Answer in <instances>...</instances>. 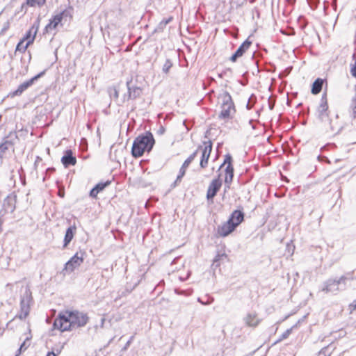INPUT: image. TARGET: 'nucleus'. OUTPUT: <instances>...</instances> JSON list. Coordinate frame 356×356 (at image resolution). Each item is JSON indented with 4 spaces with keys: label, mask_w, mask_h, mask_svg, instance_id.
<instances>
[{
    "label": "nucleus",
    "mask_w": 356,
    "mask_h": 356,
    "mask_svg": "<svg viewBox=\"0 0 356 356\" xmlns=\"http://www.w3.org/2000/svg\"><path fill=\"white\" fill-rule=\"evenodd\" d=\"M76 231V227L75 225H73L69 227L65 232V235L63 240V248H66L71 241L73 239L74 234Z\"/></svg>",
    "instance_id": "412c9836"
},
{
    "label": "nucleus",
    "mask_w": 356,
    "mask_h": 356,
    "mask_svg": "<svg viewBox=\"0 0 356 356\" xmlns=\"http://www.w3.org/2000/svg\"><path fill=\"white\" fill-rule=\"evenodd\" d=\"M126 86L127 91L122 95L120 103H118V106H122L129 100L136 99L142 95V88L139 86L134 85L131 80L127 81Z\"/></svg>",
    "instance_id": "39448f33"
},
{
    "label": "nucleus",
    "mask_w": 356,
    "mask_h": 356,
    "mask_svg": "<svg viewBox=\"0 0 356 356\" xmlns=\"http://www.w3.org/2000/svg\"><path fill=\"white\" fill-rule=\"evenodd\" d=\"M155 140L152 134L150 131H146L143 135L136 137L133 143L131 153L134 157H140L143 153L150 152L152 149Z\"/></svg>",
    "instance_id": "f03ea898"
},
{
    "label": "nucleus",
    "mask_w": 356,
    "mask_h": 356,
    "mask_svg": "<svg viewBox=\"0 0 356 356\" xmlns=\"http://www.w3.org/2000/svg\"><path fill=\"white\" fill-rule=\"evenodd\" d=\"M18 140L16 132H10L0 144V159H3L9 149L14 151V145Z\"/></svg>",
    "instance_id": "0eeeda50"
},
{
    "label": "nucleus",
    "mask_w": 356,
    "mask_h": 356,
    "mask_svg": "<svg viewBox=\"0 0 356 356\" xmlns=\"http://www.w3.org/2000/svg\"><path fill=\"white\" fill-rule=\"evenodd\" d=\"M316 112L318 118L321 121L327 122L330 119L327 95L325 93H324L321 97Z\"/></svg>",
    "instance_id": "9b49d317"
},
{
    "label": "nucleus",
    "mask_w": 356,
    "mask_h": 356,
    "mask_svg": "<svg viewBox=\"0 0 356 356\" xmlns=\"http://www.w3.org/2000/svg\"><path fill=\"white\" fill-rule=\"evenodd\" d=\"M22 352H24V351H23L22 348V347H19V348H18V350H17V353H16L15 356H19V355H20V354H21Z\"/></svg>",
    "instance_id": "a18cd8bd"
},
{
    "label": "nucleus",
    "mask_w": 356,
    "mask_h": 356,
    "mask_svg": "<svg viewBox=\"0 0 356 356\" xmlns=\"http://www.w3.org/2000/svg\"><path fill=\"white\" fill-rule=\"evenodd\" d=\"M187 168L188 167H184V165H181L179 172V175H177V179L173 184V186H175L177 184V183H179L181 181L182 177L184 176L186 173Z\"/></svg>",
    "instance_id": "cd10ccee"
},
{
    "label": "nucleus",
    "mask_w": 356,
    "mask_h": 356,
    "mask_svg": "<svg viewBox=\"0 0 356 356\" xmlns=\"http://www.w3.org/2000/svg\"><path fill=\"white\" fill-rule=\"evenodd\" d=\"M252 42L248 40L244 41L236 52L230 57V61L235 63L238 58L243 56L245 52L250 47Z\"/></svg>",
    "instance_id": "dca6fc26"
},
{
    "label": "nucleus",
    "mask_w": 356,
    "mask_h": 356,
    "mask_svg": "<svg viewBox=\"0 0 356 356\" xmlns=\"http://www.w3.org/2000/svg\"><path fill=\"white\" fill-rule=\"evenodd\" d=\"M340 290L339 284H337L336 280L330 279L324 283L322 291L325 293L337 292Z\"/></svg>",
    "instance_id": "6ab92c4d"
},
{
    "label": "nucleus",
    "mask_w": 356,
    "mask_h": 356,
    "mask_svg": "<svg viewBox=\"0 0 356 356\" xmlns=\"http://www.w3.org/2000/svg\"><path fill=\"white\" fill-rule=\"evenodd\" d=\"M290 3H294L296 2V0H287Z\"/></svg>",
    "instance_id": "864d4df0"
},
{
    "label": "nucleus",
    "mask_w": 356,
    "mask_h": 356,
    "mask_svg": "<svg viewBox=\"0 0 356 356\" xmlns=\"http://www.w3.org/2000/svg\"><path fill=\"white\" fill-rule=\"evenodd\" d=\"M212 151V143L211 140L204 141L203 145H200L195 152L201 153V159L200 165L202 168H207L208 165V161L210 157L211 152Z\"/></svg>",
    "instance_id": "1a4fd4ad"
},
{
    "label": "nucleus",
    "mask_w": 356,
    "mask_h": 356,
    "mask_svg": "<svg viewBox=\"0 0 356 356\" xmlns=\"http://www.w3.org/2000/svg\"><path fill=\"white\" fill-rule=\"evenodd\" d=\"M197 155V152H194L193 154H191L184 162L182 165H184V167H188L189 165L191 163V162L195 159V158Z\"/></svg>",
    "instance_id": "473e14b6"
},
{
    "label": "nucleus",
    "mask_w": 356,
    "mask_h": 356,
    "mask_svg": "<svg viewBox=\"0 0 356 356\" xmlns=\"http://www.w3.org/2000/svg\"><path fill=\"white\" fill-rule=\"evenodd\" d=\"M302 19L305 20V18L301 16V17H299V21L300 22Z\"/></svg>",
    "instance_id": "6e6d98bb"
},
{
    "label": "nucleus",
    "mask_w": 356,
    "mask_h": 356,
    "mask_svg": "<svg viewBox=\"0 0 356 356\" xmlns=\"http://www.w3.org/2000/svg\"><path fill=\"white\" fill-rule=\"evenodd\" d=\"M225 165H226V168L225 169V192H226V191L230 188V185L232 182L233 177H234V168L232 165V157L229 154L225 155L224 162L220 165V168H222Z\"/></svg>",
    "instance_id": "6e6552de"
},
{
    "label": "nucleus",
    "mask_w": 356,
    "mask_h": 356,
    "mask_svg": "<svg viewBox=\"0 0 356 356\" xmlns=\"http://www.w3.org/2000/svg\"><path fill=\"white\" fill-rule=\"evenodd\" d=\"M218 98L221 100V111L218 114V119L225 122L233 119L236 110L230 94L227 91H224Z\"/></svg>",
    "instance_id": "7ed1b4c3"
},
{
    "label": "nucleus",
    "mask_w": 356,
    "mask_h": 356,
    "mask_svg": "<svg viewBox=\"0 0 356 356\" xmlns=\"http://www.w3.org/2000/svg\"><path fill=\"white\" fill-rule=\"evenodd\" d=\"M53 171H54V168H47V170H46V173L47 174L48 172H53Z\"/></svg>",
    "instance_id": "3c124183"
},
{
    "label": "nucleus",
    "mask_w": 356,
    "mask_h": 356,
    "mask_svg": "<svg viewBox=\"0 0 356 356\" xmlns=\"http://www.w3.org/2000/svg\"><path fill=\"white\" fill-rule=\"evenodd\" d=\"M10 25V20H7L3 24L1 30L0 31V36L5 35L6 32L9 29Z\"/></svg>",
    "instance_id": "c9c22d12"
},
{
    "label": "nucleus",
    "mask_w": 356,
    "mask_h": 356,
    "mask_svg": "<svg viewBox=\"0 0 356 356\" xmlns=\"http://www.w3.org/2000/svg\"><path fill=\"white\" fill-rule=\"evenodd\" d=\"M58 195L61 197H64V190L63 189H59Z\"/></svg>",
    "instance_id": "de8ad7c7"
},
{
    "label": "nucleus",
    "mask_w": 356,
    "mask_h": 356,
    "mask_svg": "<svg viewBox=\"0 0 356 356\" xmlns=\"http://www.w3.org/2000/svg\"><path fill=\"white\" fill-rule=\"evenodd\" d=\"M226 258L227 255L225 254H218L213 261L212 266L218 268L220 265V261Z\"/></svg>",
    "instance_id": "a878e982"
},
{
    "label": "nucleus",
    "mask_w": 356,
    "mask_h": 356,
    "mask_svg": "<svg viewBox=\"0 0 356 356\" xmlns=\"http://www.w3.org/2000/svg\"><path fill=\"white\" fill-rule=\"evenodd\" d=\"M40 19L38 17L34 21L29 30L24 35L22 39L26 41L27 43H29V44H31L34 42L35 35L40 28Z\"/></svg>",
    "instance_id": "f8f14e48"
},
{
    "label": "nucleus",
    "mask_w": 356,
    "mask_h": 356,
    "mask_svg": "<svg viewBox=\"0 0 356 356\" xmlns=\"http://www.w3.org/2000/svg\"><path fill=\"white\" fill-rule=\"evenodd\" d=\"M172 67V63L171 60L166 59L165 63L163 65L162 72L165 74H168Z\"/></svg>",
    "instance_id": "2f4dec72"
},
{
    "label": "nucleus",
    "mask_w": 356,
    "mask_h": 356,
    "mask_svg": "<svg viewBox=\"0 0 356 356\" xmlns=\"http://www.w3.org/2000/svg\"><path fill=\"white\" fill-rule=\"evenodd\" d=\"M29 346H30V338L26 337V339L21 344L20 347L22 348L23 351H25Z\"/></svg>",
    "instance_id": "58836bf2"
},
{
    "label": "nucleus",
    "mask_w": 356,
    "mask_h": 356,
    "mask_svg": "<svg viewBox=\"0 0 356 356\" xmlns=\"http://www.w3.org/2000/svg\"><path fill=\"white\" fill-rule=\"evenodd\" d=\"M86 252L79 250L65 264L63 272L64 274L72 273L76 268H79L83 262Z\"/></svg>",
    "instance_id": "423d86ee"
},
{
    "label": "nucleus",
    "mask_w": 356,
    "mask_h": 356,
    "mask_svg": "<svg viewBox=\"0 0 356 356\" xmlns=\"http://www.w3.org/2000/svg\"><path fill=\"white\" fill-rule=\"evenodd\" d=\"M111 184V181H107L106 182H100V183H98L95 187L96 188V189L99 191V192H101L107 186H108L109 184Z\"/></svg>",
    "instance_id": "f704fd0d"
},
{
    "label": "nucleus",
    "mask_w": 356,
    "mask_h": 356,
    "mask_svg": "<svg viewBox=\"0 0 356 356\" xmlns=\"http://www.w3.org/2000/svg\"><path fill=\"white\" fill-rule=\"evenodd\" d=\"M44 74V72H42L39 73L38 74L35 75L33 78L30 79L29 80H27L22 83H21L17 89L14 92L15 95H21L24 90H26L28 88H29L32 84L34 83L35 81H36L38 79L41 77Z\"/></svg>",
    "instance_id": "2eb2a0df"
},
{
    "label": "nucleus",
    "mask_w": 356,
    "mask_h": 356,
    "mask_svg": "<svg viewBox=\"0 0 356 356\" xmlns=\"http://www.w3.org/2000/svg\"><path fill=\"white\" fill-rule=\"evenodd\" d=\"M60 353V351H58V353L56 354L53 351L52 352H48L47 354V356H57Z\"/></svg>",
    "instance_id": "49530a36"
},
{
    "label": "nucleus",
    "mask_w": 356,
    "mask_h": 356,
    "mask_svg": "<svg viewBox=\"0 0 356 356\" xmlns=\"http://www.w3.org/2000/svg\"><path fill=\"white\" fill-rule=\"evenodd\" d=\"M99 193V192L96 189V188L94 187L90 192V196L93 198H95L97 197Z\"/></svg>",
    "instance_id": "79ce46f5"
},
{
    "label": "nucleus",
    "mask_w": 356,
    "mask_h": 356,
    "mask_svg": "<svg viewBox=\"0 0 356 356\" xmlns=\"http://www.w3.org/2000/svg\"><path fill=\"white\" fill-rule=\"evenodd\" d=\"M331 346H327L323 348L317 354L316 356H330L333 350H330Z\"/></svg>",
    "instance_id": "c85d7f7f"
},
{
    "label": "nucleus",
    "mask_w": 356,
    "mask_h": 356,
    "mask_svg": "<svg viewBox=\"0 0 356 356\" xmlns=\"http://www.w3.org/2000/svg\"><path fill=\"white\" fill-rule=\"evenodd\" d=\"M45 1L46 0H26V2L22 5V9L23 10L26 6L40 7L44 4Z\"/></svg>",
    "instance_id": "b1692460"
},
{
    "label": "nucleus",
    "mask_w": 356,
    "mask_h": 356,
    "mask_svg": "<svg viewBox=\"0 0 356 356\" xmlns=\"http://www.w3.org/2000/svg\"><path fill=\"white\" fill-rule=\"evenodd\" d=\"M346 280H347V277L345 275H342L338 280H337V284L340 285L341 284H345Z\"/></svg>",
    "instance_id": "a19ab883"
},
{
    "label": "nucleus",
    "mask_w": 356,
    "mask_h": 356,
    "mask_svg": "<svg viewBox=\"0 0 356 356\" xmlns=\"http://www.w3.org/2000/svg\"><path fill=\"white\" fill-rule=\"evenodd\" d=\"M327 123L330 130L332 134H339L342 129V126L339 121V116L336 115L334 118H330Z\"/></svg>",
    "instance_id": "a211bd4d"
},
{
    "label": "nucleus",
    "mask_w": 356,
    "mask_h": 356,
    "mask_svg": "<svg viewBox=\"0 0 356 356\" xmlns=\"http://www.w3.org/2000/svg\"><path fill=\"white\" fill-rule=\"evenodd\" d=\"M61 161L63 165L67 168L70 165H74L76 163V159L73 156L72 150H67L62 157Z\"/></svg>",
    "instance_id": "aec40b11"
},
{
    "label": "nucleus",
    "mask_w": 356,
    "mask_h": 356,
    "mask_svg": "<svg viewBox=\"0 0 356 356\" xmlns=\"http://www.w3.org/2000/svg\"><path fill=\"white\" fill-rule=\"evenodd\" d=\"M134 335L131 336L129 338V339L127 341V342L126 343V344L124 346V349H127L131 345V343L134 341Z\"/></svg>",
    "instance_id": "c03bdc74"
},
{
    "label": "nucleus",
    "mask_w": 356,
    "mask_h": 356,
    "mask_svg": "<svg viewBox=\"0 0 356 356\" xmlns=\"http://www.w3.org/2000/svg\"><path fill=\"white\" fill-rule=\"evenodd\" d=\"M307 3L312 10L316 8L318 3V0H307Z\"/></svg>",
    "instance_id": "ea45409f"
},
{
    "label": "nucleus",
    "mask_w": 356,
    "mask_h": 356,
    "mask_svg": "<svg viewBox=\"0 0 356 356\" xmlns=\"http://www.w3.org/2000/svg\"><path fill=\"white\" fill-rule=\"evenodd\" d=\"M243 321L247 326L256 327L261 322V319L255 312H252L247 313L243 318Z\"/></svg>",
    "instance_id": "4468645a"
},
{
    "label": "nucleus",
    "mask_w": 356,
    "mask_h": 356,
    "mask_svg": "<svg viewBox=\"0 0 356 356\" xmlns=\"http://www.w3.org/2000/svg\"><path fill=\"white\" fill-rule=\"evenodd\" d=\"M244 219V213L243 211L239 210L234 211L229 218L228 219L231 222H233L234 226L236 227L239 224L242 222Z\"/></svg>",
    "instance_id": "4be33fe9"
},
{
    "label": "nucleus",
    "mask_w": 356,
    "mask_h": 356,
    "mask_svg": "<svg viewBox=\"0 0 356 356\" xmlns=\"http://www.w3.org/2000/svg\"><path fill=\"white\" fill-rule=\"evenodd\" d=\"M353 115L356 118V105L353 108Z\"/></svg>",
    "instance_id": "8fccbe9b"
},
{
    "label": "nucleus",
    "mask_w": 356,
    "mask_h": 356,
    "mask_svg": "<svg viewBox=\"0 0 356 356\" xmlns=\"http://www.w3.org/2000/svg\"><path fill=\"white\" fill-rule=\"evenodd\" d=\"M29 45V43L22 39L17 44L16 51L24 52Z\"/></svg>",
    "instance_id": "bb28decb"
},
{
    "label": "nucleus",
    "mask_w": 356,
    "mask_h": 356,
    "mask_svg": "<svg viewBox=\"0 0 356 356\" xmlns=\"http://www.w3.org/2000/svg\"><path fill=\"white\" fill-rule=\"evenodd\" d=\"M197 301H198L199 302H200L202 305H208L211 304V303L214 301V299H213V298L208 297L207 300L203 301V300H202L199 298L197 299Z\"/></svg>",
    "instance_id": "4c0bfd02"
},
{
    "label": "nucleus",
    "mask_w": 356,
    "mask_h": 356,
    "mask_svg": "<svg viewBox=\"0 0 356 356\" xmlns=\"http://www.w3.org/2000/svg\"><path fill=\"white\" fill-rule=\"evenodd\" d=\"M8 214V211L6 209H1L0 211V234L2 232V226L4 222L6 220V215Z\"/></svg>",
    "instance_id": "7c9ffc66"
},
{
    "label": "nucleus",
    "mask_w": 356,
    "mask_h": 356,
    "mask_svg": "<svg viewBox=\"0 0 356 356\" xmlns=\"http://www.w3.org/2000/svg\"><path fill=\"white\" fill-rule=\"evenodd\" d=\"M221 186L222 181L220 179L219 177L213 179L209 185L207 192V198L208 200H212L216 195Z\"/></svg>",
    "instance_id": "ddd939ff"
},
{
    "label": "nucleus",
    "mask_w": 356,
    "mask_h": 356,
    "mask_svg": "<svg viewBox=\"0 0 356 356\" xmlns=\"http://www.w3.org/2000/svg\"><path fill=\"white\" fill-rule=\"evenodd\" d=\"M296 325H294L292 327L289 328V329H287L284 333H282V334L280 337V338L275 342V343H279V342H281L282 341H283L284 339H287L289 335L291 334V332H292V330L294 327H296Z\"/></svg>",
    "instance_id": "c756f323"
},
{
    "label": "nucleus",
    "mask_w": 356,
    "mask_h": 356,
    "mask_svg": "<svg viewBox=\"0 0 356 356\" xmlns=\"http://www.w3.org/2000/svg\"><path fill=\"white\" fill-rule=\"evenodd\" d=\"M72 8L70 7L52 16V17L49 19V23L44 27L43 33H48L52 31L53 30H55L57 28V26L61 23L63 19H66L67 17L69 19H72Z\"/></svg>",
    "instance_id": "20e7f679"
},
{
    "label": "nucleus",
    "mask_w": 356,
    "mask_h": 356,
    "mask_svg": "<svg viewBox=\"0 0 356 356\" xmlns=\"http://www.w3.org/2000/svg\"><path fill=\"white\" fill-rule=\"evenodd\" d=\"M119 86H120L119 84L117 86H113L109 87L107 90L110 98L112 100L115 101L118 105V103H120V100L118 99H119V92H120Z\"/></svg>",
    "instance_id": "5701e85b"
},
{
    "label": "nucleus",
    "mask_w": 356,
    "mask_h": 356,
    "mask_svg": "<svg viewBox=\"0 0 356 356\" xmlns=\"http://www.w3.org/2000/svg\"><path fill=\"white\" fill-rule=\"evenodd\" d=\"M165 131V129L163 126L161 125L159 128V129L157 130V134L159 135H163Z\"/></svg>",
    "instance_id": "37998d69"
},
{
    "label": "nucleus",
    "mask_w": 356,
    "mask_h": 356,
    "mask_svg": "<svg viewBox=\"0 0 356 356\" xmlns=\"http://www.w3.org/2000/svg\"><path fill=\"white\" fill-rule=\"evenodd\" d=\"M236 227L233 222H231L229 220L218 227V234L222 237H225L232 233Z\"/></svg>",
    "instance_id": "f3484780"
},
{
    "label": "nucleus",
    "mask_w": 356,
    "mask_h": 356,
    "mask_svg": "<svg viewBox=\"0 0 356 356\" xmlns=\"http://www.w3.org/2000/svg\"><path fill=\"white\" fill-rule=\"evenodd\" d=\"M307 26V23H304V24L302 25V27L304 28Z\"/></svg>",
    "instance_id": "4d7b16f0"
},
{
    "label": "nucleus",
    "mask_w": 356,
    "mask_h": 356,
    "mask_svg": "<svg viewBox=\"0 0 356 356\" xmlns=\"http://www.w3.org/2000/svg\"><path fill=\"white\" fill-rule=\"evenodd\" d=\"M104 322V319L103 318V319H102V325H103Z\"/></svg>",
    "instance_id": "13d9d810"
},
{
    "label": "nucleus",
    "mask_w": 356,
    "mask_h": 356,
    "mask_svg": "<svg viewBox=\"0 0 356 356\" xmlns=\"http://www.w3.org/2000/svg\"><path fill=\"white\" fill-rule=\"evenodd\" d=\"M246 107H247L248 109H251V108H252L251 106L250 105L249 102L248 103Z\"/></svg>",
    "instance_id": "5fc2aeb1"
},
{
    "label": "nucleus",
    "mask_w": 356,
    "mask_h": 356,
    "mask_svg": "<svg viewBox=\"0 0 356 356\" xmlns=\"http://www.w3.org/2000/svg\"><path fill=\"white\" fill-rule=\"evenodd\" d=\"M86 314L79 311H65L60 313L55 319L54 327L61 332L68 331L74 327L86 325L88 321Z\"/></svg>",
    "instance_id": "f257e3e1"
},
{
    "label": "nucleus",
    "mask_w": 356,
    "mask_h": 356,
    "mask_svg": "<svg viewBox=\"0 0 356 356\" xmlns=\"http://www.w3.org/2000/svg\"><path fill=\"white\" fill-rule=\"evenodd\" d=\"M172 20V17H169L168 18L163 19L158 25V29H163L165 26L170 23Z\"/></svg>",
    "instance_id": "72a5a7b5"
},
{
    "label": "nucleus",
    "mask_w": 356,
    "mask_h": 356,
    "mask_svg": "<svg viewBox=\"0 0 356 356\" xmlns=\"http://www.w3.org/2000/svg\"><path fill=\"white\" fill-rule=\"evenodd\" d=\"M42 161V159L39 156L36 157L35 161V166L36 167L38 163H39L40 161Z\"/></svg>",
    "instance_id": "09e8293b"
},
{
    "label": "nucleus",
    "mask_w": 356,
    "mask_h": 356,
    "mask_svg": "<svg viewBox=\"0 0 356 356\" xmlns=\"http://www.w3.org/2000/svg\"><path fill=\"white\" fill-rule=\"evenodd\" d=\"M353 59L355 60L354 64L350 65V74L356 78V54L353 55Z\"/></svg>",
    "instance_id": "e433bc0d"
},
{
    "label": "nucleus",
    "mask_w": 356,
    "mask_h": 356,
    "mask_svg": "<svg viewBox=\"0 0 356 356\" xmlns=\"http://www.w3.org/2000/svg\"><path fill=\"white\" fill-rule=\"evenodd\" d=\"M31 296L29 291H26L20 301V312L17 314V317L21 320L25 319L30 312V302Z\"/></svg>",
    "instance_id": "9d476101"
},
{
    "label": "nucleus",
    "mask_w": 356,
    "mask_h": 356,
    "mask_svg": "<svg viewBox=\"0 0 356 356\" xmlns=\"http://www.w3.org/2000/svg\"><path fill=\"white\" fill-rule=\"evenodd\" d=\"M273 107H274V105L273 104H269V108L270 110H273Z\"/></svg>",
    "instance_id": "603ef678"
},
{
    "label": "nucleus",
    "mask_w": 356,
    "mask_h": 356,
    "mask_svg": "<svg viewBox=\"0 0 356 356\" xmlns=\"http://www.w3.org/2000/svg\"><path fill=\"white\" fill-rule=\"evenodd\" d=\"M323 84V80L322 79H317L312 84V92L314 95H316L321 92L322 90Z\"/></svg>",
    "instance_id": "393cba45"
}]
</instances>
